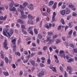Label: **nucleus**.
Masks as SVG:
<instances>
[{
    "mask_svg": "<svg viewBox=\"0 0 77 77\" xmlns=\"http://www.w3.org/2000/svg\"><path fill=\"white\" fill-rule=\"evenodd\" d=\"M56 43L57 44H59V43L60 42V41L59 40H56Z\"/></svg>",
    "mask_w": 77,
    "mask_h": 77,
    "instance_id": "nucleus-39",
    "label": "nucleus"
},
{
    "mask_svg": "<svg viewBox=\"0 0 77 77\" xmlns=\"http://www.w3.org/2000/svg\"><path fill=\"white\" fill-rule=\"evenodd\" d=\"M42 36L41 34H39L38 35V38H39V39H41L42 38Z\"/></svg>",
    "mask_w": 77,
    "mask_h": 77,
    "instance_id": "nucleus-27",
    "label": "nucleus"
},
{
    "mask_svg": "<svg viewBox=\"0 0 77 77\" xmlns=\"http://www.w3.org/2000/svg\"><path fill=\"white\" fill-rule=\"evenodd\" d=\"M57 5V3L55 2L54 3V4L53 6L52 7V9H55L56 8V5Z\"/></svg>",
    "mask_w": 77,
    "mask_h": 77,
    "instance_id": "nucleus-19",
    "label": "nucleus"
},
{
    "mask_svg": "<svg viewBox=\"0 0 77 77\" xmlns=\"http://www.w3.org/2000/svg\"><path fill=\"white\" fill-rule=\"evenodd\" d=\"M17 22L18 23H20V24H23V20L20 19H19L17 20Z\"/></svg>",
    "mask_w": 77,
    "mask_h": 77,
    "instance_id": "nucleus-15",
    "label": "nucleus"
},
{
    "mask_svg": "<svg viewBox=\"0 0 77 77\" xmlns=\"http://www.w3.org/2000/svg\"><path fill=\"white\" fill-rule=\"evenodd\" d=\"M77 14L75 13V12H73V13L72 15L74 17H75V16H77Z\"/></svg>",
    "mask_w": 77,
    "mask_h": 77,
    "instance_id": "nucleus-57",
    "label": "nucleus"
},
{
    "mask_svg": "<svg viewBox=\"0 0 77 77\" xmlns=\"http://www.w3.org/2000/svg\"><path fill=\"white\" fill-rule=\"evenodd\" d=\"M32 28H33V26H31L29 27V29L27 30V31L28 32H30V30H31L32 29Z\"/></svg>",
    "mask_w": 77,
    "mask_h": 77,
    "instance_id": "nucleus-31",
    "label": "nucleus"
},
{
    "mask_svg": "<svg viewBox=\"0 0 77 77\" xmlns=\"http://www.w3.org/2000/svg\"><path fill=\"white\" fill-rule=\"evenodd\" d=\"M61 27L62 26H61L60 25L57 28L58 30H60L61 29Z\"/></svg>",
    "mask_w": 77,
    "mask_h": 77,
    "instance_id": "nucleus-54",
    "label": "nucleus"
},
{
    "mask_svg": "<svg viewBox=\"0 0 77 77\" xmlns=\"http://www.w3.org/2000/svg\"><path fill=\"white\" fill-rule=\"evenodd\" d=\"M68 27L69 28H71L72 27V25L71 24V23L70 22H69L68 23Z\"/></svg>",
    "mask_w": 77,
    "mask_h": 77,
    "instance_id": "nucleus-25",
    "label": "nucleus"
},
{
    "mask_svg": "<svg viewBox=\"0 0 77 77\" xmlns=\"http://www.w3.org/2000/svg\"><path fill=\"white\" fill-rule=\"evenodd\" d=\"M40 65L41 67H44V66H45L42 63H40Z\"/></svg>",
    "mask_w": 77,
    "mask_h": 77,
    "instance_id": "nucleus-47",
    "label": "nucleus"
},
{
    "mask_svg": "<svg viewBox=\"0 0 77 77\" xmlns=\"http://www.w3.org/2000/svg\"><path fill=\"white\" fill-rule=\"evenodd\" d=\"M20 18H22V19H26L27 18V16L25 14H23L20 16Z\"/></svg>",
    "mask_w": 77,
    "mask_h": 77,
    "instance_id": "nucleus-12",
    "label": "nucleus"
},
{
    "mask_svg": "<svg viewBox=\"0 0 77 77\" xmlns=\"http://www.w3.org/2000/svg\"><path fill=\"white\" fill-rule=\"evenodd\" d=\"M47 47L46 46H44L43 47V50H47Z\"/></svg>",
    "mask_w": 77,
    "mask_h": 77,
    "instance_id": "nucleus-44",
    "label": "nucleus"
},
{
    "mask_svg": "<svg viewBox=\"0 0 77 77\" xmlns=\"http://www.w3.org/2000/svg\"><path fill=\"white\" fill-rule=\"evenodd\" d=\"M61 22L62 24H65V21H64V20H63V19H61Z\"/></svg>",
    "mask_w": 77,
    "mask_h": 77,
    "instance_id": "nucleus-29",
    "label": "nucleus"
},
{
    "mask_svg": "<svg viewBox=\"0 0 77 77\" xmlns=\"http://www.w3.org/2000/svg\"><path fill=\"white\" fill-rule=\"evenodd\" d=\"M29 61L32 65L33 66H35V61L31 59Z\"/></svg>",
    "mask_w": 77,
    "mask_h": 77,
    "instance_id": "nucleus-8",
    "label": "nucleus"
},
{
    "mask_svg": "<svg viewBox=\"0 0 77 77\" xmlns=\"http://www.w3.org/2000/svg\"><path fill=\"white\" fill-rule=\"evenodd\" d=\"M60 13L61 15H63L65 14V10H63L61 11Z\"/></svg>",
    "mask_w": 77,
    "mask_h": 77,
    "instance_id": "nucleus-16",
    "label": "nucleus"
},
{
    "mask_svg": "<svg viewBox=\"0 0 77 77\" xmlns=\"http://www.w3.org/2000/svg\"><path fill=\"white\" fill-rule=\"evenodd\" d=\"M10 39L12 40L11 42L13 44L12 45L11 47L12 48H13L14 51H16V45L15 44V42H16V40H17V38H14V37H12Z\"/></svg>",
    "mask_w": 77,
    "mask_h": 77,
    "instance_id": "nucleus-1",
    "label": "nucleus"
},
{
    "mask_svg": "<svg viewBox=\"0 0 77 77\" xmlns=\"http://www.w3.org/2000/svg\"><path fill=\"white\" fill-rule=\"evenodd\" d=\"M69 45L70 47H72V48H73L74 47V45L72 44H70Z\"/></svg>",
    "mask_w": 77,
    "mask_h": 77,
    "instance_id": "nucleus-46",
    "label": "nucleus"
},
{
    "mask_svg": "<svg viewBox=\"0 0 77 77\" xmlns=\"http://www.w3.org/2000/svg\"><path fill=\"white\" fill-rule=\"evenodd\" d=\"M22 32L23 33V34H24L25 35H27V32L26 31H25L24 29H22Z\"/></svg>",
    "mask_w": 77,
    "mask_h": 77,
    "instance_id": "nucleus-18",
    "label": "nucleus"
},
{
    "mask_svg": "<svg viewBox=\"0 0 77 77\" xmlns=\"http://www.w3.org/2000/svg\"><path fill=\"white\" fill-rule=\"evenodd\" d=\"M53 38L54 39H55V38H56L57 37V35H54L53 36Z\"/></svg>",
    "mask_w": 77,
    "mask_h": 77,
    "instance_id": "nucleus-51",
    "label": "nucleus"
},
{
    "mask_svg": "<svg viewBox=\"0 0 77 77\" xmlns=\"http://www.w3.org/2000/svg\"><path fill=\"white\" fill-rule=\"evenodd\" d=\"M55 52L58 54L59 53V49H56L55 51Z\"/></svg>",
    "mask_w": 77,
    "mask_h": 77,
    "instance_id": "nucleus-63",
    "label": "nucleus"
},
{
    "mask_svg": "<svg viewBox=\"0 0 77 77\" xmlns=\"http://www.w3.org/2000/svg\"><path fill=\"white\" fill-rule=\"evenodd\" d=\"M34 33H35V34H38V30H37V29H34Z\"/></svg>",
    "mask_w": 77,
    "mask_h": 77,
    "instance_id": "nucleus-36",
    "label": "nucleus"
},
{
    "mask_svg": "<svg viewBox=\"0 0 77 77\" xmlns=\"http://www.w3.org/2000/svg\"><path fill=\"white\" fill-rule=\"evenodd\" d=\"M3 74L4 75H5V76H7V75H9V73L8 72H3Z\"/></svg>",
    "mask_w": 77,
    "mask_h": 77,
    "instance_id": "nucleus-30",
    "label": "nucleus"
},
{
    "mask_svg": "<svg viewBox=\"0 0 77 77\" xmlns=\"http://www.w3.org/2000/svg\"><path fill=\"white\" fill-rule=\"evenodd\" d=\"M1 56L2 58H4V54L3 53V51L1 52Z\"/></svg>",
    "mask_w": 77,
    "mask_h": 77,
    "instance_id": "nucleus-33",
    "label": "nucleus"
},
{
    "mask_svg": "<svg viewBox=\"0 0 77 77\" xmlns=\"http://www.w3.org/2000/svg\"><path fill=\"white\" fill-rule=\"evenodd\" d=\"M48 35L50 36H51V35H53V32L51 31L48 32Z\"/></svg>",
    "mask_w": 77,
    "mask_h": 77,
    "instance_id": "nucleus-28",
    "label": "nucleus"
},
{
    "mask_svg": "<svg viewBox=\"0 0 77 77\" xmlns=\"http://www.w3.org/2000/svg\"><path fill=\"white\" fill-rule=\"evenodd\" d=\"M49 68L50 69H52V70L54 72H56V68L53 67V65H50Z\"/></svg>",
    "mask_w": 77,
    "mask_h": 77,
    "instance_id": "nucleus-6",
    "label": "nucleus"
},
{
    "mask_svg": "<svg viewBox=\"0 0 77 77\" xmlns=\"http://www.w3.org/2000/svg\"><path fill=\"white\" fill-rule=\"evenodd\" d=\"M65 52L63 51L60 50L59 52L60 55V57H62V54L64 53Z\"/></svg>",
    "mask_w": 77,
    "mask_h": 77,
    "instance_id": "nucleus-9",
    "label": "nucleus"
},
{
    "mask_svg": "<svg viewBox=\"0 0 77 77\" xmlns=\"http://www.w3.org/2000/svg\"><path fill=\"white\" fill-rule=\"evenodd\" d=\"M27 5H28V2H24L23 5V6L24 8H26Z\"/></svg>",
    "mask_w": 77,
    "mask_h": 77,
    "instance_id": "nucleus-10",
    "label": "nucleus"
},
{
    "mask_svg": "<svg viewBox=\"0 0 77 77\" xmlns=\"http://www.w3.org/2000/svg\"><path fill=\"white\" fill-rule=\"evenodd\" d=\"M24 7L22 5H20V9H24Z\"/></svg>",
    "mask_w": 77,
    "mask_h": 77,
    "instance_id": "nucleus-42",
    "label": "nucleus"
},
{
    "mask_svg": "<svg viewBox=\"0 0 77 77\" xmlns=\"http://www.w3.org/2000/svg\"><path fill=\"white\" fill-rule=\"evenodd\" d=\"M54 39H50L49 41L48 44H51L52 42H54Z\"/></svg>",
    "mask_w": 77,
    "mask_h": 77,
    "instance_id": "nucleus-21",
    "label": "nucleus"
},
{
    "mask_svg": "<svg viewBox=\"0 0 77 77\" xmlns=\"http://www.w3.org/2000/svg\"><path fill=\"white\" fill-rule=\"evenodd\" d=\"M31 51H35V48H32L31 49Z\"/></svg>",
    "mask_w": 77,
    "mask_h": 77,
    "instance_id": "nucleus-61",
    "label": "nucleus"
},
{
    "mask_svg": "<svg viewBox=\"0 0 77 77\" xmlns=\"http://www.w3.org/2000/svg\"><path fill=\"white\" fill-rule=\"evenodd\" d=\"M6 32L5 31V29H4V30L3 31V34L4 35H5V36L7 35V34H6Z\"/></svg>",
    "mask_w": 77,
    "mask_h": 77,
    "instance_id": "nucleus-32",
    "label": "nucleus"
},
{
    "mask_svg": "<svg viewBox=\"0 0 77 77\" xmlns=\"http://www.w3.org/2000/svg\"><path fill=\"white\" fill-rule=\"evenodd\" d=\"M53 3H54V1H50L49 3V6H51Z\"/></svg>",
    "mask_w": 77,
    "mask_h": 77,
    "instance_id": "nucleus-20",
    "label": "nucleus"
},
{
    "mask_svg": "<svg viewBox=\"0 0 77 77\" xmlns=\"http://www.w3.org/2000/svg\"><path fill=\"white\" fill-rule=\"evenodd\" d=\"M70 18H71V16H68L67 17V20H69Z\"/></svg>",
    "mask_w": 77,
    "mask_h": 77,
    "instance_id": "nucleus-49",
    "label": "nucleus"
},
{
    "mask_svg": "<svg viewBox=\"0 0 77 77\" xmlns=\"http://www.w3.org/2000/svg\"><path fill=\"white\" fill-rule=\"evenodd\" d=\"M7 18V16L6 15H5L4 17L3 16H1L0 17V20H4V21H5Z\"/></svg>",
    "mask_w": 77,
    "mask_h": 77,
    "instance_id": "nucleus-7",
    "label": "nucleus"
},
{
    "mask_svg": "<svg viewBox=\"0 0 77 77\" xmlns=\"http://www.w3.org/2000/svg\"><path fill=\"white\" fill-rule=\"evenodd\" d=\"M5 60L6 63H8L9 61L8 60V59L7 57H5Z\"/></svg>",
    "mask_w": 77,
    "mask_h": 77,
    "instance_id": "nucleus-26",
    "label": "nucleus"
},
{
    "mask_svg": "<svg viewBox=\"0 0 77 77\" xmlns=\"http://www.w3.org/2000/svg\"><path fill=\"white\" fill-rule=\"evenodd\" d=\"M28 8L30 10H33V5L32 4H30L27 6Z\"/></svg>",
    "mask_w": 77,
    "mask_h": 77,
    "instance_id": "nucleus-4",
    "label": "nucleus"
},
{
    "mask_svg": "<svg viewBox=\"0 0 77 77\" xmlns=\"http://www.w3.org/2000/svg\"><path fill=\"white\" fill-rule=\"evenodd\" d=\"M72 9L73 11H75V7H74V5L73 7L72 8Z\"/></svg>",
    "mask_w": 77,
    "mask_h": 77,
    "instance_id": "nucleus-62",
    "label": "nucleus"
},
{
    "mask_svg": "<svg viewBox=\"0 0 77 77\" xmlns=\"http://www.w3.org/2000/svg\"><path fill=\"white\" fill-rule=\"evenodd\" d=\"M44 71H41L38 74V77H42V76H43V75H44Z\"/></svg>",
    "mask_w": 77,
    "mask_h": 77,
    "instance_id": "nucleus-5",
    "label": "nucleus"
},
{
    "mask_svg": "<svg viewBox=\"0 0 77 77\" xmlns=\"http://www.w3.org/2000/svg\"><path fill=\"white\" fill-rule=\"evenodd\" d=\"M27 23L28 24H33V21L32 20H31V21L30 20H28Z\"/></svg>",
    "mask_w": 77,
    "mask_h": 77,
    "instance_id": "nucleus-17",
    "label": "nucleus"
},
{
    "mask_svg": "<svg viewBox=\"0 0 77 77\" xmlns=\"http://www.w3.org/2000/svg\"><path fill=\"white\" fill-rule=\"evenodd\" d=\"M51 63V60L50 59H48L47 60V63L48 64H50Z\"/></svg>",
    "mask_w": 77,
    "mask_h": 77,
    "instance_id": "nucleus-34",
    "label": "nucleus"
},
{
    "mask_svg": "<svg viewBox=\"0 0 77 77\" xmlns=\"http://www.w3.org/2000/svg\"><path fill=\"white\" fill-rule=\"evenodd\" d=\"M69 70V71H71L72 70V68L70 66H67L66 71H68Z\"/></svg>",
    "mask_w": 77,
    "mask_h": 77,
    "instance_id": "nucleus-14",
    "label": "nucleus"
},
{
    "mask_svg": "<svg viewBox=\"0 0 77 77\" xmlns=\"http://www.w3.org/2000/svg\"><path fill=\"white\" fill-rule=\"evenodd\" d=\"M61 5H62V2H60L58 3V6H61Z\"/></svg>",
    "mask_w": 77,
    "mask_h": 77,
    "instance_id": "nucleus-52",
    "label": "nucleus"
},
{
    "mask_svg": "<svg viewBox=\"0 0 77 77\" xmlns=\"http://www.w3.org/2000/svg\"><path fill=\"white\" fill-rule=\"evenodd\" d=\"M37 42L38 44H39L40 41H39V40L38 38H37Z\"/></svg>",
    "mask_w": 77,
    "mask_h": 77,
    "instance_id": "nucleus-55",
    "label": "nucleus"
},
{
    "mask_svg": "<svg viewBox=\"0 0 77 77\" xmlns=\"http://www.w3.org/2000/svg\"><path fill=\"white\" fill-rule=\"evenodd\" d=\"M20 14L21 15H24V11H23V10H20Z\"/></svg>",
    "mask_w": 77,
    "mask_h": 77,
    "instance_id": "nucleus-40",
    "label": "nucleus"
},
{
    "mask_svg": "<svg viewBox=\"0 0 77 77\" xmlns=\"http://www.w3.org/2000/svg\"><path fill=\"white\" fill-rule=\"evenodd\" d=\"M7 34L8 35V38H9L11 37V34L9 32H7Z\"/></svg>",
    "mask_w": 77,
    "mask_h": 77,
    "instance_id": "nucleus-50",
    "label": "nucleus"
},
{
    "mask_svg": "<svg viewBox=\"0 0 77 77\" xmlns=\"http://www.w3.org/2000/svg\"><path fill=\"white\" fill-rule=\"evenodd\" d=\"M42 54V52L41 51H39L38 53V55H41V54Z\"/></svg>",
    "mask_w": 77,
    "mask_h": 77,
    "instance_id": "nucleus-58",
    "label": "nucleus"
},
{
    "mask_svg": "<svg viewBox=\"0 0 77 77\" xmlns=\"http://www.w3.org/2000/svg\"><path fill=\"white\" fill-rule=\"evenodd\" d=\"M7 40H6V39H5V41L4 42V48L5 49H6V50H8V48L7 46Z\"/></svg>",
    "mask_w": 77,
    "mask_h": 77,
    "instance_id": "nucleus-3",
    "label": "nucleus"
},
{
    "mask_svg": "<svg viewBox=\"0 0 77 77\" xmlns=\"http://www.w3.org/2000/svg\"><path fill=\"white\" fill-rule=\"evenodd\" d=\"M14 1L12 0L11 1V3L10 4V7L9 8V10L11 12L12 11H17V9L14 7Z\"/></svg>",
    "mask_w": 77,
    "mask_h": 77,
    "instance_id": "nucleus-2",
    "label": "nucleus"
},
{
    "mask_svg": "<svg viewBox=\"0 0 77 77\" xmlns=\"http://www.w3.org/2000/svg\"><path fill=\"white\" fill-rule=\"evenodd\" d=\"M23 71H20V73H19V75H20V76H21V75H23Z\"/></svg>",
    "mask_w": 77,
    "mask_h": 77,
    "instance_id": "nucleus-37",
    "label": "nucleus"
},
{
    "mask_svg": "<svg viewBox=\"0 0 77 77\" xmlns=\"http://www.w3.org/2000/svg\"><path fill=\"white\" fill-rule=\"evenodd\" d=\"M53 17H56V12H54L53 13V16H52Z\"/></svg>",
    "mask_w": 77,
    "mask_h": 77,
    "instance_id": "nucleus-53",
    "label": "nucleus"
},
{
    "mask_svg": "<svg viewBox=\"0 0 77 77\" xmlns=\"http://www.w3.org/2000/svg\"><path fill=\"white\" fill-rule=\"evenodd\" d=\"M73 51L75 53H77V49H74Z\"/></svg>",
    "mask_w": 77,
    "mask_h": 77,
    "instance_id": "nucleus-64",
    "label": "nucleus"
},
{
    "mask_svg": "<svg viewBox=\"0 0 77 77\" xmlns=\"http://www.w3.org/2000/svg\"><path fill=\"white\" fill-rule=\"evenodd\" d=\"M51 38V37H49L48 36L47 37V38L46 39V41H49V40H50V38Z\"/></svg>",
    "mask_w": 77,
    "mask_h": 77,
    "instance_id": "nucleus-48",
    "label": "nucleus"
},
{
    "mask_svg": "<svg viewBox=\"0 0 77 77\" xmlns=\"http://www.w3.org/2000/svg\"><path fill=\"white\" fill-rule=\"evenodd\" d=\"M11 35H12L14 33V30L12 29H11L10 30Z\"/></svg>",
    "mask_w": 77,
    "mask_h": 77,
    "instance_id": "nucleus-23",
    "label": "nucleus"
},
{
    "mask_svg": "<svg viewBox=\"0 0 77 77\" xmlns=\"http://www.w3.org/2000/svg\"><path fill=\"white\" fill-rule=\"evenodd\" d=\"M69 12H70V10L68 9V8H66V14H69Z\"/></svg>",
    "mask_w": 77,
    "mask_h": 77,
    "instance_id": "nucleus-11",
    "label": "nucleus"
},
{
    "mask_svg": "<svg viewBox=\"0 0 77 77\" xmlns=\"http://www.w3.org/2000/svg\"><path fill=\"white\" fill-rule=\"evenodd\" d=\"M72 31H73L71 29L68 32V34L69 36H71V35H72Z\"/></svg>",
    "mask_w": 77,
    "mask_h": 77,
    "instance_id": "nucleus-24",
    "label": "nucleus"
},
{
    "mask_svg": "<svg viewBox=\"0 0 77 77\" xmlns=\"http://www.w3.org/2000/svg\"><path fill=\"white\" fill-rule=\"evenodd\" d=\"M45 27H46L47 29H49V28H50V27H49V26H48V25H45Z\"/></svg>",
    "mask_w": 77,
    "mask_h": 77,
    "instance_id": "nucleus-56",
    "label": "nucleus"
},
{
    "mask_svg": "<svg viewBox=\"0 0 77 77\" xmlns=\"http://www.w3.org/2000/svg\"><path fill=\"white\" fill-rule=\"evenodd\" d=\"M21 28L22 29H25V25H22L21 26Z\"/></svg>",
    "mask_w": 77,
    "mask_h": 77,
    "instance_id": "nucleus-41",
    "label": "nucleus"
},
{
    "mask_svg": "<svg viewBox=\"0 0 77 77\" xmlns=\"http://www.w3.org/2000/svg\"><path fill=\"white\" fill-rule=\"evenodd\" d=\"M71 62H74V59H70L67 60V62L69 63Z\"/></svg>",
    "mask_w": 77,
    "mask_h": 77,
    "instance_id": "nucleus-22",
    "label": "nucleus"
},
{
    "mask_svg": "<svg viewBox=\"0 0 77 77\" xmlns=\"http://www.w3.org/2000/svg\"><path fill=\"white\" fill-rule=\"evenodd\" d=\"M60 69L61 71H63V68L61 66H60Z\"/></svg>",
    "mask_w": 77,
    "mask_h": 77,
    "instance_id": "nucleus-43",
    "label": "nucleus"
},
{
    "mask_svg": "<svg viewBox=\"0 0 77 77\" xmlns=\"http://www.w3.org/2000/svg\"><path fill=\"white\" fill-rule=\"evenodd\" d=\"M28 17L29 19H34V17L31 14H29L28 16Z\"/></svg>",
    "mask_w": 77,
    "mask_h": 77,
    "instance_id": "nucleus-13",
    "label": "nucleus"
},
{
    "mask_svg": "<svg viewBox=\"0 0 77 77\" xmlns=\"http://www.w3.org/2000/svg\"><path fill=\"white\" fill-rule=\"evenodd\" d=\"M64 72H65L64 75V77H67V73H66V72L65 71Z\"/></svg>",
    "mask_w": 77,
    "mask_h": 77,
    "instance_id": "nucleus-45",
    "label": "nucleus"
},
{
    "mask_svg": "<svg viewBox=\"0 0 77 77\" xmlns=\"http://www.w3.org/2000/svg\"><path fill=\"white\" fill-rule=\"evenodd\" d=\"M29 31V33H30V34H31V35H33V31H32V30H31Z\"/></svg>",
    "mask_w": 77,
    "mask_h": 77,
    "instance_id": "nucleus-59",
    "label": "nucleus"
},
{
    "mask_svg": "<svg viewBox=\"0 0 77 77\" xmlns=\"http://www.w3.org/2000/svg\"><path fill=\"white\" fill-rule=\"evenodd\" d=\"M14 6H15V7H18V6H19V4H18V3H15L14 4Z\"/></svg>",
    "mask_w": 77,
    "mask_h": 77,
    "instance_id": "nucleus-35",
    "label": "nucleus"
},
{
    "mask_svg": "<svg viewBox=\"0 0 77 77\" xmlns=\"http://www.w3.org/2000/svg\"><path fill=\"white\" fill-rule=\"evenodd\" d=\"M72 70H69V73L70 75H71L72 74Z\"/></svg>",
    "mask_w": 77,
    "mask_h": 77,
    "instance_id": "nucleus-60",
    "label": "nucleus"
},
{
    "mask_svg": "<svg viewBox=\"0 0 77 77\" xmlns=\"http://www.w3.org/2000/svg\"><path fill=\"white\" fill-rule=\"evenodd\" d=\"M73 6H74V5H73L72 4H70L69 5V8H72V7H73Z\"/></svg>",
    "mask_w": 77,
    "mask_h": 77,
    "instance_id": "nucleus-38",
    "label": "nucleus"
}]
</instances>
